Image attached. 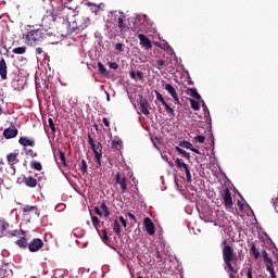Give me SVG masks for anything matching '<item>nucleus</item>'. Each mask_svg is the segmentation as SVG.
Masks as SVG:
<instances>
[{
	"label": "nucleus",
	"instance_id": "obj_22",
	"mask_svg": "<svg viewBox=\"0 0 278 278\" xmlns=\"http://www.w3.org/2000/svg\"><path fill=\"white\" fill-rule=\"evenodd\" d=\"M10 229V224L5 219L0 218V233H4Z\"/></svg>",
	"mask_w": 278,
	"mask_h": 278
},
{
	"label": "nucleus",
	"instance_id": "obj_32",
	"mask_svg": "<svg viewBox=\"0 0 278 278\" xmlns=\"http://www.w3.org/2000/svg\"><path fill=\"white\" fill-rule=\"evenodd\" d=\"M80 172L83 173V175H86V173H88V163L86 162V160H81Z\"/></svg>",
	"mask_w": 278,
	"mask_h": 278
},
{
	"label": "nucleus",
	"instance_id": "obj_28",
	"mask_svg": "<svg viewBox=\"0 0 278 278\" xmlns=\"http://www.w3.org/2000/svg\"><path fill=\"white\" fill-rule=\"evenodd\" d=\"M264 264H273V260L268 257V252L266 250H262Z\"/></svg>",
	"mask_w": 278,
	"mask_h": 278
},
{
	"label": "nucleus",
	"instance_id": "obj_48",
	"mask_svg": "<svg viewBox=\"0 0 278 278\" xmlns=\"http://www.w3.org/2000/svg\"><path fill=\"white\" fill-rule=\"evenodd\" d=\"M165 112L169 115V116H175V110L173 108H167L165 109Z\"/></svg>",
	"mask_w": 278,
	"mask_h": 278
},
{
	"label": "nucleus",
	"instance_id": "obj_5",
	"mask_svg": "<svg viewBox=\"0 0 278 278\" xmlns=\"http://www.w3.org/2000/svg\"><path fill=\"white\" fill-rule=\"evenodd\" d=\"M7 163L12 170V175H16V164L21 163V159H18V152H11L7 154Z\"/></svg>",
	"mask_w": 278,
	"mask_h": 278
},
{
	"label": "nucleus",
	"instance_id": "obj_64",
	"mask_svg": "<svg viewBox=\"0 0 278 278\" xmlns=\"http://www.w3.org/2000/svg\"><path fill=\"white\" fill-rule=\"evenodd\" d=\"M162 105L165 108V110H167V108H170V105H168V103L166 102V100H164L162 102Z\"/></svg>",
	"mask_w": 278,
	"mask_h": 278
},
{
	"label": "nucleus",
	"instance_id": "obj_7",
	"mask_svg": "<svg viewBox=\"0 0 278 278\" xmlns=\"http://www.w3.org/2000/svg\"><path fill=\"white\" fill-rule=\"evenodd\" d=\"M224 205L226 210H233V198H231V191L229 188H225L223 193Z\"/></svg>",
	"mask_w": 278,
	"mask_h": 278
},
{
	"label": "nucleus",
	"instance_id": "obj_12",
	"mask_svg": "<svg viewBox=\"0 0 278 278\" xmlns=\"http://www.w3.org/2000/svg\"><path fill=\"white\" fill-rule=\"evenodd\" d=\"M88 25H90V17H85L84 24L75 25V22H74L72 27H70V31H79L81 29H86V27H88Z\"/></svg>",
	"mask_w": 278,
	"mask_h": 278
},
{
	"label": "nucleus",
	"instance_id": "obj_4",
	"mask_svg": "<svg viewBox=\"0 0 278 278\" xmlns=\"http://www.w3.org/2000/svg\"><path fill=\"white\" fill-rule=\"evenodd\" d=\"M23 216H29L30 218H40V211L38 210V206L35 205H25L23 203H18Z\"/></svg>",
	"mask_w": 278,
	"mask_h": 278
},
{
	"label": "nucleus",
	"instance_id": "obj_13",
	"mask_svg": "<svg viewBox=\"0 0 278 278\" xmlns=\"http://www.w3.org/2000/svg\"><path fill=\"white\" fill-rule=\"evenodd\" d=\"M18 143L22 146V147H36V140L35 139H31L29 137H21L18 139Z\"/></svg>",
	"mask_w": 278,
	"mask_h": 278
},
{
	"label": "nucleus",
	"instance_id": "obj_24",
	"mask_svg": "<svg viewBox=\"0 0 278 278\" xmlns=\"http://www.w3.org/2000/svg\"><path fill=\"white\" fill-rule=\"evenodd\" d=\"M100 210L104 213V218H108L110 216V208L108 207V204L105 202H101Z\"/></svg>",
	"mask_w": 278,
	"mask_h": 278
},
{
	"label": "nucleus",
	"instance_id": "obj_62",
	"mask_svg": "<svg viewBox=\"0 0 278 278\" xmlns=\"http://www.w3.org/2000/svg\"><path fill=\"white\" fill-rule=\"evenodd\" d=\"M35 53H36V55H41L42 48H36Z\"/></svg>",
	"mask_w": 278,
	"mask_h": 278
},
{
	"label": "nucleus",
	"instance_id": "obj_52",
	"mask_svg": "<svg viewBox=\"0 0 278 278\" xmlns=\"http://www.w3.org/2000/svg\"><path fill=\"white\" fill-rule=\"evenodd\" d=\"M189 151H193V153H197L198 155H201V151H199V149L194 148V146H191Z\"/></svg>",
	"mask_w": 278,
	"mask_h": 278
},
{
	"label": "nucleus",
	"instance_id": "obj_21",
	"mask_svg": "<svg viewBox=\"0 0 278 278\" xmlns=\"http://www.w3.org/2000/svg\"><path fill=\"white\" fill-rule=\"evenodd\" d=\"M164 89L168 91V93L170 94V97L174 99L175 97H177V90H175V87H173V85L170 84H166L164 86Z\"/></svg>",
	"mask_w": 278,
	"mask_h": 278
},
{
	"label": "nucleus",
	"instance_id": "obj_59",
	"mask_svg": "<svg viewBox=\"0 0 278 278\" xmlns=\"http://www.w3.org/2000/svg\"><path fill=\"white\" fill-rule=\"evenodd\" d=\"M127 216H129L130 219L134 220V223H137V220H136V215H135V214L128 213Z\"/></svg>",
	"mask_w": 278,
	"mask_h": 278
},
{
	"label": "nucleus",
	"instance_id": "obj_42",
	"mask_svg": "<svg viewBox=\"0 0 278 278\" xmlns=\"http://www.w3.org/2000/svg\"><path fill=\"white\" fill-rule=\"evenodd\" d=\"M25 153L26 155H30V157H38V153L35 152L33 149H27Z\"/></svg>",
	"mask_w": 278,
	"mask_h": 278
},
{
	"label": "nucleus",
	"instance_id": "obj_9",
	"mask_svg": "<svg viewBox=\"0 0 278 278\" xmlns=\"http://www.w3.org/2000/svg\"><path fill=\"white\" fill-rule=\"evenodd\" d=\"M2 136L5 140H12V138H16V136H18V129H16V126L11 125L9 128L3 130Z\"/></svg>",
	"mask_w": 278,
	"mask_h": 278
},
{
	"label": "nucleus",
	"instance_id": "obj_53",
	"mask_svg": "<svg viewBox=\"0 0 278 278\" xmlns=\"http://www.w3.org/2000/svg\"><path fill=\"white\" fill-rule=\"evenodd\" d=\"M115 49L116 51L123 52V43H116Z\"/></svg>",
	"mask_w": 278,
	"mask_h": 278
},
{
	"label": "nucleus",
	"instance_id": "obj_34",
	"mask_svg": "<svg viewBox=\"0 0 278 278\" xmlns=\"http://www.w3.org/2000/svg\"><path fill=\"white\" fill-rule=\"evenodd\" d=\"M49 21H51V22L55 21V18L53 17V14H51V13L49 15L43 16L42 25H47V23H49Z\"/></svg>",
	"mask_w": 278,
	"mask_h": 278
},
{
	"label": "nucleus",
	"instance_id": "obj_40",
	"mask_svg": "<svg viewBox=\"0 0 278 278\" xmlns=\"http://www.w3.org/2000/svg\"><path fill=\"white\" fill-rule=\"evenodd\" d=\"M265 266H266L268 273H270L271 277L275 278L276 276H275V268L273 267V263L265 264Z\"/></svg>",
	"mask_w": 278,
	"mask_h": 278
},
{
	"label": "nucleus",
	"instance_id": "obj_3",
	"mask_svg": "<svg viewBox=\"0 0 278 278\" xmlns=\"http://www.w3.org/2000/svg\"><path fill=\"white\" fill-rule=\"evenodd\" d=\"M45 39V33L41 29L30 30L23 35V40L30 47L36 46L37 42H41Z\"/></svg>",
	"mask_w": 278,
	"mask_h": 278
},
{
	"label": "nucleus",
	"instance_id": "obj_44",
	"mask_svg": "<svg viewBox=\"0 0 278 278\" xmlns=\"http://www.w3.org/2000/svg\"><path fill=\"white\" fill-rule=\"evenodd\" d=\"M187 181L190 184L192 181V175L190 174V168L185 169Z\"/></svg>",
	"mask_w": 278,
	"mask_h": 278
},
{
	"label": "nucleus",
	"instance_id": "obj_16",
	"mask_svg": "<svg viewBox=\"0 0 278 278\" xmlns=\"http://www.w3.org/2000/svg\"><path fill=\"white\" fill-rule=\"evenodd\" d=\"M139 105L142 114H144L146 116H149V114H151V112L149 111V101H147V99L141 98L139 101Z\"/></svg>",
	"mask_w": 278,
	"mask_h": 278
},
{
	"label": "nucleus",
	"instance_id": "obj_14",
	"mask_svg": "<svg viewBox=\"0 0 278 278\" xmlns=\"http://www.w3.org/2000/svg\"><path fill=\"white\" fill-rule=\"evenodd\" d=\"M0 77L1 79H8V63L5 59L0 60Z\"/></svg>",
	"mask_w": 278,
	"mask_h": 278
},
{
	"label": "nucleus",
	"instance_id": "obj_10",
	"mask_svg": "<svg viewBox=\"0 0 278 278\" xmlns=\"http://www.w3.org/2000/svg\"><path fill=\"white\" fill-rule=\"evenodd\" d=\"M143 225L149 236H155V224H153V220H151V218L146 217L143 220Z\"/></svg>",
	"mask_w": 278,
	"mask_h": 278
},
{
	"label": "nucleus",
	"instance_id": "obj_6",
	"mask_svg": "<svg viewBox=\"0 0 278 278\" xmlns=\"http://www.w3.org/2000/svg\"><path fill=\"white\" fill-rule=\"evenodd\" d=\"M115 185L119 186L122 194L127 193V178L117 172L115 174Z\"/></svg>",
	"mask_w": 278,
	"mask_h": 278
},
{
	"label": "nucleus",
	"instance_id": "obj_17",
	"mask_svg": "<svg viewBox=\"0 0 278 278\" xmlns=\"http://www.w3.org/2000/svg\"><path fill=\"white\" fill-rule=\"evenodd\" d=\"M154 256L156 257V260H159L157 261L159 266H161V268H164L165 262H164V257L162 256V252L160 251V248L155 249Z\"/></svg>",
	"mask_w": 278,
	"mask_h": 278
},
{
	"label": "nucleus",
	"instance_id": "obj_46",
	"mask_svg": "<svg viewBox=\"0 0 278 278\" xmlns=\"http://www.w3.org/2000/svg\"><path fill=\"white\" fill-rule=\"evenodd\" d=\"M194 140H197V142H199L200 144H203L205 142V136H195Z\"/></svg>",
	"mask_w": 278,
	"mask_h": 278
},
{
	"label": "nucleus",
	"instance_id": "obj_58",
	"mask_svg": "<svg viewBox=\"0 0 278 278\" xmlns=\"http://www.w3.org/2000/svg\"><path fill=\"white\" fill-rule=\"evenodd\" d=\"M201 103L204 112H210V110H207V104H205V101L201 100Z\"/></svg>",
	"mask_w": 278,
	"mask_h": 278
},
{
	"label": "nucleus",
	"instance_id": "obj_36",
	"mask_svg": "<svg viewBox=\"0 0 278 278\" xmlns=\"http://www.w3.org/2000/svg\"><path fill=\"white\" fill-rule=\"evenodd\" d=\"M10 236L16 237V238H21V236H25V231L23 230H12L10 232Z\"/></svg>",
	"mask_w": 278,
	"mask_h": 278
},
{
	"label": "nucleus",
	"instance_id": "obj_50",
	"mask_svg": "<svg viewBox=\"0 0 278 278\" xmlns=\"http://www.w3.org/2000/svg\"><path fill=\"white\" fill-rule=\"evenodd\" d=\"M247 277H248V278H253V267H248Z\"/></svg>",
	"mask_w": 278,
	"mask_h": 278
},
{
	"label": "nucleus",
	"instance_id": "obj_55",
	"mask_svg": "<svg viewBox=\"0 0 278 278\" xmlns=\"http://www.w3.org/2000/svg\"><path fill=\"white\" fill-rule=\"evenodd\" d=\"M119 222L122 223L123 227H127V220H125V217L119 216Z\"/></svg>",
	"mask_w": 278,
	"mask_h": 278
},
{
	"label": "nucleus",
	"instance_id": "obj_41",
	"mask_svg": "<svg viewBox=\"0 0 278 278\" xmlns=\"http://www.w3.org/2000/svg\"><path fill=\"white\" fill-rule=\"evenodd\" d=\"M48 125H49V127H50L52 134H55V124L53 123V118L50 117V118L48 119Z\"/></svg>",
	"mask_w": 278,
	"mask_h": 278
},
{
	"label": "nucleus",
	"instance_id": "obj_38",
	"mask_svg": "<svg viewBox=\"0 0 278 278\" xmlns=\"http://www.w3.org/2000/svg\"><path fill=\"white\" fill-rule=\"evenodd\" d=\"M192 110H201V106L199 105V102L194 99H189Z\"/></svg>",
	"mask_w": 278,
	"mask_h": 278
},
{
	"label": "nucleus",
	"instance_id": "obj_18",
	"mask_svg": "<svg viewBox=\"0 0 278 278\" xmlns=\"http://www.w3.org/2000/svg\"><path fill=\"white\" fill-rule=\"evenodd\" d=\"M15 244L20 247V249H27L29 247V243H27V238L21 237L17 241H15Z\"/></svg>",
	"mask_w": 278,
	"mask_h": 278
},
{
	"label": "nucleus",
	"instance_id": "obj_19",
	"mask_svg": "<svg viewBox=\"0 0 278 278\" xmlns=\"http://www.w3.org/2000/svg\"><path fill=\"white\" fill-rule=\"evenodd\" d=\"M250 254L254 260H260V250L255 247V243H251Z\"/></svg>",
	"mask_w": 278,
	"mask_h": 278
},
{
	"label": "nucleus",
	"instance_id": "obj_30",
	"mask_svg": "<svg viewBox=\"0 0 278 278\" xmlns=\"http://www.w3.org/2000/svg\"><path fill=\"white\" fill-rule=\"evenodd\" d=\"M176 166L177 168H180L182 170H186L188 168V164L184 163L180 159H176Z\"/></svg>",
	"mask_w": 278,
	"mask_h": 278
},
{
	"label": "nucleus",
	"instance_id": "obj_27",
	"mask_svg": "<svg viewBox=\"0 0 278 278\" xmlns=\"http://www.w3.org/2000/svg\"><path fill=\"white\" fill-rule=\"evenodd\" d=\"M176 151L177 153H179V155H181L182 157H186L187 160H190V153L186 152V150L176 147Z\"/></svg>",
	"mask_w": 278,
	"mask_h": 278
},
{
	"label": "nucleus",
	"instance_id": "obj_60",
	"mask_svg": "<svg viewBox=\"0 0 278 278\" xmlns=\"http://www.w3.org/2000/svg\"><path fill=\"white\" fill-rule=\"evenodd\" d=\"M173 99H174V102H175L177 105H181V102L179 101V97H178V96H175Z\"/></svg>",
	"mask_w": 278,
	"mask_h": 278
},
{
	"label": "nucleus",
	"instance_id": "obj_31",
	"mask_svg": "<svg viewBox=\"0 0 278 278\" xmlns=\"http://www.w3.org/2000/svg\"><path fill=\"white\" fill-rule=\"evenodd\" d=\"M59 160H60V164H62L63 166H66V155L62 150H59Z\"/></svg>",
	"mask_w": 278,
	"mask_h": 278
},
{
	"label": "nucleus",
	"instance_id": "obj_51",
	"mask_svg": "<svg viewBox=\"0 0 278 278\" xmlns=\"http://www.w3.org/2000/svg\"><path fill=\"white\" fill-rule=\"evenodd\" d=\"M103 240L108 242L110 240V237H108V230H102Z\"/></svg>",
	"mask_w": 278,
	"mask_h": 278
},
{
	"label": "nucleus",
	"instance_id": "obj_57",
	"mask_svg": "<svg viewBox=\"0 0 278 278\" xmlns=\"http://www.w3.org/2000/svg\"><path fill=\"white\" fill-rule=\"evenodd\" d=\"M102 123L105 125V127H110V121L108 117H103Z\"/></svg>",
	"mask_w": 278,
	"mask_h": 278
},
{
	"label": "nucleus",
	"instance_id": "obj_61",
	"mask_svg": "<svg viewBox=\"0 0 278 278\" xmlns=\"http://www.w3.org/2000/svg\"><path fill=\"white\" fill-rule=\"evenodd\" d=\"M137 77H138L139 79H143V78H144V74H142V72L138 71V72H137Z\"/></svg>",
	"mask_w": 278,
	"mask_h": 278
},
{
	"label": "nucleus",
	"instance_id": "obj_33",
	"mask_svg": "<svg viewBox=\"0 0 278 278\" xmlns=\"http://www.w3.org/2000/svg\"><path fill=\"white\" fill-rule=\"evenodd\" d=\"M179 147H181L182 149H192V144L190 143V141L187 140H182L179 142Z\"/></svg>",
	"mask_w": 278,
	"mask_h": 278
},
{
	"label": "nucleus",
	"instance_id": "obj_26",
	"mask_svg": "<svg viewBox=\"0 0 278 278\" xmlns=\"http://www.w3.org/2000/svg\"><path fill=\"white\" fill-rule=\"evenodd\" d=\"M113 231H115L116 236H121V224L117 219L113 222Z\"/></svg>",
	"mask_w": 278,
	"mask_h": 278
},
{
	"label": "nucleus",
	"instance_id": "obj_11",
	"mask_svg": "<svg viewBox=\"0 0 278 278\" xmlns=\"http://www.w3.org/2000/svg\"><path fill=\"white\" fill-rule=\"evenodd\" d=\"M138 38L140 41V46L146 48L147 51H149V49H153V45L151 43V40L146 35L139 34Z\"/></svg>",
	"mask_w": 278,
	"mask_h": 278
},
{
	"label": "nucleus",
	"instance_id": "obj_25",
	"mask_svg": "<svg viewBox=\"0 0 278 278\" xmlns=\"http://www.w3.org/2000/svg\"><path fill=\"white\" fill-rule=\"evenodd\" d=\"M13 53H15L16 55H23V53H25L27 51V47H17V48H14L13 50Z\"/></svg>",
	"mask_w": 278,
	"mask_h": 278
},
{
	"label": "nucleus",
	"instance_id": "obj_37",
	"mask_svg": "<svg viewBox=\"0 0 278 278\" xmlns=\"http://www.w3.org/2000/svg\"><path fill=\"white\" fill-rule=\"evenodd\" d=\"M121 140H113L111 142V149H115V151H118V149H121Z\"/></svg>",
	"mask_w": 278,
	"mask_h": 278
},
{
	"label": "nucleus",
	"instance_id": "obj_54",
	"mask_svg": "<svg viewBox=\"0 0 278 278\" xmlns=\"http://www.w3.org/2000/svg\"><path fill=\"white\" fill-rule=\"evenodd\" d=\"M164 64H166V61H164V60H162V59H159V60L156 61V65H157V66H164Z\"/></svg>",
	"mask_w": 278,
	"mask_h": 278
},
{
	"label": "nucleus",
	"instance_id": "obj_29",
	"mask_svg": "<svg viewBox=\"0 0 278 278\" xmlns=\"http://www.w3.org/2000/svg\"><path fill=\"white\" fill-rule=\"evenodd\" d=\"M189 92L193 99H197L198 101H201V94H199V91H197L195 88H189Z\"/></svg>",
	"mask_w": 278,
	"mask_h": 278
},
{
	"label": "nucleus",
	"instance_id": "obj_15",
	"mask_svg": "<svg viewBox=\"0 0 278 278\" xmlns=\"http://www.w3.org/2000/svg\"><path fill=\"white\" fill-rule=\"evenodd\" d=\"M23 184L27 186V188H36V186H38V180L31 176H24Z\"/></svg>",
	"mask_w": 278,
	"mask_h": 278
},
{
	"label": "nucleus",
	"instance_id": "obj_20",
	"mask_svg": "<svg viewBox=\"0 0 278 278\" xmlns=\"http://www.w3.org/2000/svg\"><path fill=\"white\" fill-rule=\"evenodd\" d=\"M117 25L121 31H129V26L125 25V20H123V17L117 18Z\"/></svg>",
	"mask_w": 278,
	"mask_h": 278
},
{
	"label": "nucleus",
	"instance_id": "obj_45",
	"mask_svg": "<svg viewBox=\"0 0 278 278\" xmlns=\"http://www.w3.org/2000/svg\"><path fill=\"white\" fill-rule=\"evenodd\" d=\"M91 223H92L93 227L97 229V225H99L101 222L99 220V217L92 216Z\"/></svg>",
	"mask_w": 278,
	"mask_h": 278
},
{
	"label": "nucleus",
	"instance_id": "obj_49",
	"mask_svg": "<svg viewBox=\"0 0 278 278\" xmlns=\"http://www.w3.org/2000/svg\"><path fill=\"white\" fill-rule=\"evenodd\" d=\"M109 67L110 68H113V71H116L118 68V63L116 62H110L109 63Z\"/></svg>",
	"mask_w": 278,
	"mask_h": 278
},
{
	"label": "nucleus",
	"instance_id": "obj_47",
	"mask_svg": "<svg viewBox=\"0 0 278 278\" xmlns=\"http://www.w3.org/2000/svg\"><path fill=\"white\" fill-rule=\"evenodd\" d=\"M154 92H155L157 101H160L161 103L165 101L164 97H162V93H160V91L155 90Z\"/></svg>",
	"mask_w": 278,
	"mask_h": 278
},
{
	"label": "nucleus",
	"instance_id": "obj_63",
	"mask_svg": "<svg viewBox=\"0 0 278 278\" xmlns=\"http://www.w3.org/2000/svg\"><path fill=\"white\" fill-rule=\"evenodd\" d=\"M129 76H130L132 79H136V72H135V71H130V72H129Z\"/></svg>",
	"mask_w": 278,
	"mask_h": 278
},
{
	"label": "nucleus",
	"instance_id": "obj_23",
	"mask_svg": "<svg viewBox=\"0 0 278 278\" xmlns=\"http://www.w3.org/2000/svg\"><path fill=\"white\" fill-rule=\"evenodd\" d=\"M30 168H33V170H42V163L38 162V161H31L30 162Z\"/></svg>",
	"mask_w": 278,
	"mask_h": 278
},
{
	"label": "nucleus",
	"instance_id": "obj_43",
	"mask_svg": "<svg viewBox=\"0 0 278 278\" xmlns=\"http://www.w3.org/2000/svg\"><path fill=\"white\" fill-rule=\"evenodd\" d=\"M142 22V24L144 25V23H146V27L148 28V29H150L151 28V23H149V17L147 16V15H143V17H142V20H141Z\"/></svg>",
	"mask_w": 278,
	"mask_h": 278
},
{
	"label": "nucleus",
	"instance_id": "obj_1",
	"mask_svg": "<svg viewBox=\"0 0 278 278\" xmlns=\"http://www.w3.org/2000/svg\"><path fill=\"white\" fill-rule=\"evenodd\" d=\"M227 242H228L227 239L223 241V245H224L222 250L223 260L228 268L227 273H232L233 275H238V269H236L233 267V264L231 263L238 262V260H240V253L239 255H237L236 252L233 251V248L227 244Z\"/></svg>",
	"mask_w": 278,
	"mask_h": 278
},
{
	"label": "nucleus",
	"instance_id": "obj_35",
	"mask_svg": "<svg viewBox=\"0 0 278 278\" xmlns=\"http://www.w3.org/2000/svg\"><path fill=\"white\" fill-rule=\"evenodd\" d=\"M98 71H99L100 75H105V73H108L105 65H103V63H101V62H98Z\"/></svg>",
	"mask_w": 278,
	"mask_h": 278
},
{
	"label": "nucleus",
	"instance_id": "obj_56",
	"mask_svg": "<svg viewBox=\"0 0 278 278\" xmlns=\"http://www.w3.org/2000/svg\"><path fill=\"white\" fill-rule=\"evenodd\" d=\"M94 212L96 214H98V216H103V213L101 212V208H99V206L94 207Z\"/></svg>",
	"mask_w": 278,
	"mask_h": 278
},
{
	"label": "nucleus",
	"instance_id": "obj_2",
	"mask_svg": "<svg viewBox=\"0 0 278 278\" xmlns=\"http://www.w3.org/2000/svg\"><path fill=\"white\" fill-rule=\"evenodd\" d=\"M88 144L91 148V151L94 153V162L98 164V168H101V159L103 157V144L101 142L97 141L94 142V139L92 136L88 135Z\"/></svg>",
	"mask_w": 278,
	"mask_h": 278
},
{
	"label": "nucleus",
	"instance_id": "obj_39",
	"mask_svg": "<svg viewBox=\"0 0 278 278\" xmlns=\"http://www.w3.org/2000/svg\"><path fill=\"white\" fill-rule=\"evenodd\" d=\"M10 277V270L8 268H0V278Z\"/></svg>",
	"mask_w": 278,
	"mask_h": 278
},
{
	"label": "nucleus",
	"instance_id": "obj_8",
	"mask_svg": "<svg viewBox=\"0 0 278 278\" xmlns=\"http://www.w3.org/2000/svg\"><path fill=\"white\" fill-rule=\"evenodd\" d=\"M42 247H45V242L39 238L33 239L28 243V250L30 251V253H37V251L41 250Z\"/></svg>",
	"mask_w": 278,
	"mask_h": 278
}]
</instances>
